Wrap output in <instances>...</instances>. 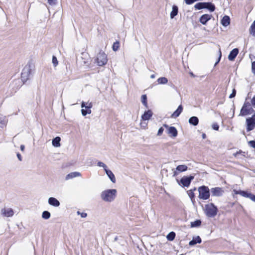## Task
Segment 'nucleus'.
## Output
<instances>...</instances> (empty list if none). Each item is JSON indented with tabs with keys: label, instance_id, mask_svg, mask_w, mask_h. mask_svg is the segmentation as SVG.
<instances>
[{
	"label": "nucleus",
	"instance_id": "obj_1",
	"mask_svg": "<svg viewBox=\"0 0 255 255\" xmlns=\"http://www.w3.org/2000/svg\"><path fill=\"white\" fill-rule=\"evenodd\" d=\"M117 190L116 189H108L104 191L101 193L102 199L106 202H111L116 197Z\"/></svg>",
	"mask_w": 255,
	"mask_h": 255
},
{
	"label": "nucleus",
	"instance_id": "obj_2",
	"mask_svg": "<svg viewBox=\"0 0 255 255\" xmlns=\"http://www.w3.org/2000/svg\"><path fill=\"white\" fill-rule=\"evenodd\" d=\"M205 213L208 217H214L218 213V210L217 207L212 203L205 205Z\"/></svg>",
	"mask_w": 255,
	"mask_h": 255
},
{
	"label": "nucleus",
	"instance_id": "obj_3",
	"mask_svg": "<svg viewBox=\"0 0 255 255\" xmlns=\"http://www.w3.org/2000/svg\"><path fill=\"white\" fill-rule=\"evenodd\" d=\"M251 103L246 99L240 111V116H245L252 114L254 112Z\"/></svg>",
	"mask_w": 255,
	"mask_h": 255
},
{
	"label": "nucleus",
	"instance_id": "obj_4",
	"mask_svg": "<svg viewBox=\"0 0 255 255\" xmlns=\"http://www.w3.org/2000/svg\"><path fill=\"white\" fill-rule=\"evenodd\" d=\"M198 198L201 200H208L210 198V189L208 186L202 185L198 188Z\"/></svg>",
	"mask_w": 255,
	"mask_h": 255
},
{
	"label": "nucleus",
	"instance_id": "obj_5",
	"mask_svg": "<svg viewBox=\"0 0 255 255\" xmlns=\"http://www.w3.org/2000/svg\"><path fill=\"white\" fill-rule=\"evenodd\" d=\"M108 62V58L106 53L100 50L98 53L95 59V62L99 66H103L107 64Z\"/></svg>",
	"mask_w": 255,
	"mask_h": 255
},
{
	"label": "nucleus",
	"instance_id": "obj_6",
	"mask_svg": "<svg viewBox=\"0 0 255 255\" xmlns=\"http://www.w3.org/2000/svg\"><path fill=\"white\" fill-rule=\"evenodd\" d=\"M194 179V176L190 175L189 176H184L180 179L179 185L182 187H188L190 185L192 180Z\"/></svg>",
	"mask_w": 255,
	"mask_h": 255
},
{
	"label": "nucleus",
	"instance_id": "obj_7",
	"mask_svg": "<svg viewBox=\"0 0 255 255\" xmlns=\"http://www.w3.org/2000/svg\"><path fill=\"white\" fill-rule=\"evenodd\" d=\"M163 126L167 129V134L170 137H175L177 136L178 131L174 127H169L166 124H164Z\"/></svg>",
	"mask_w": 255,
	"mask_h": 255
},
{
	"label": "nucleus",
	"instance_id": "obj_8",
	"mask_svg": "<svg viewBox=\"0 0 255 255\" xmlns=\"http://www.w3.org/2000/svg\"><path fill=\"white\" fill-rule=\"evenodd\" d=\"M233 192L235 194H240L244 197L249 198L252 201L255 202V195L251 193H249L247 191L242 190L238 191L236 190H234Z\"/></svg>",
	"mask_w": 255,
	"mask_h": 255
},
{
	"label": "nucleus",
	"instance_id": "obj_9",
	"mask_svg": "<svg viewBox=\"0 0 255 255\" xmlns=\"http://www.w3.org/2000/svg\"><path fill=\"white\" fill-rule=\"evenodd\" d=\"M247 130L248 131L253 130L255 128V120L252 117L246 119Z\"/></svg>",
	"mask_w": 255,
	"mask_h": 255
},
{
	"label": "nucleus",
	"instance_id": "obj_10",
	"mask_svg": "<svg viewBox=\"0 0 255 255\" xmlns=\"http://www.w3.org/2000/svg\"><path fill=\"white\" fill-rule=\"evenodd\" d=\"M211 191L212 196L217 197L222 196V195L224 193V189L222 188L219 187L212 188L211 189Z\"/></svg>",
	"mask_w": 255,
	"mask_h": 255
},
{
	"label": "nucleus",
	"instance_id": "obj_11",
	"mask_svg": "<svg viewBox=\"0 0 255 255\" xmlns=\"http://www.w3.org/2000/svg\"><path fill=\"white\" fill-rule=\"evenodd\" d=\"M1 214L5 217H12L14 214L13 210L11 208H3L1 210Z\"/></svg>",
	"mask_w": 255,
	"mask_h": 255
},
{
	"label": "nucleus",
	"instance_id": "obj_12",
	"mask_svg": "<svg viewBox=\"0 0 255 255\" xmlns=\"http://www.w3.org/2000/svg\"><path fill=\"white\" fill-rule=\"evenodd\" d=\"M212 16L208 14H204L200 17L199 21L203 25H206L207 22L210 20Z\"/></svg>",
	"mask_w": 255,
	"mask_h": 255
},
{
	"label": "nucleus",
	"instance_id": "obj_13",
	"mask_svg": "<svg viewBox=\"0 0 255 255\" xmlns=\"http://www.w3.org/2000/svg\"><path fill=\"white\" fill-rule=\"evenodd\" d=\"M196 188L194 187V188L191 189L187 191V193L193 203L195 202V195L194 192L196 191Z\"/></svg>",
	"mask_w": 255,
	"mask_h": 255
},
{
	"label": "nucleus",
	"instance_id": "obj_14",
	"mask_svg": "<svg viewBox=\"0 0 255 255\" xmlns=\"http://www.w3.org/2000/svg\"><path fill=\"white\" fill-rule=\"evenodd\" d=\"M239 53V49L238 48L233 49L230 53L228 56V59L230 61H233Z\"/></svg>",
	"mask_w": 255,
	"mask_h": 255
},
{
	"label": "nucleus",
	"instance_id": "obj_15",
	"mask_svg": "<svg viewBox=\"0 0 255 255\" xmlns=\"http://www.w3.org/2000/svg\"><path fill=\"white\" fill-rule=\"evenodd\" d=\"M183 108L181 105H179L177 110L172 114L171 117L172 118H176L179 116L180 114L182 112Z\"/></svg>",
	"mask_w": 255,
	"mask_h": 255
},
{
	"label": "nucleus",
	"instance_id": "obj_16",
	"mask_svg": "<svg viewBox=\"0 0 255 255\" xmlns=\"http://www.w3.org/2000/svg\"><path fill=\"white\" fill-rule=\"evenodd\" d=\"M233 155L236 158H239L240 155L243 157H247L248 152L247 151H243L242 150H239L235 153H234Z\"/></svg>",
	"mask_w": 255,
	"mask_h": 255
},
{
	"label": "nucleus",
	"instance_id": "obj_17",
	"mask_svg": "<svg viewBox=\"0 0 255 255\" xmlns=\"http://www.w3.org/2000/svg\"><path fill=\"white\" fill-rule=\"evenodd\" d=\"M152 115L153 113L151 110H149L145 111L141 116L142 120L144 121L148 120L151 118Z\"/></svg>",
	"mask_w": 255,
	"mask_h": 255
},
{
	"label": "nucleus",
	"instance_id": "obj_18",
	"mask_svg": "<svg viewBox=\"0 0 255 255\" xmlns=\"http://www.w3.org/2000/svg\"><path fill=\"white\" fill-rule=\"evenodd\" d=\"M202 242V240L200 236H198L195 238H193V240L189 242V245L190 246H193L196 244H200Z\"/></svg>",
	"mask_w": 255,
	"mask_h": 255
},
{
	"label": "nucleus",
	"instance_id": "obj_19",
	"mask_svg": "<svg viewBox=\"0 0 255 255\" xmlns=\"http://www.w3.org/2000/svg\"><path fill=\"white\" fill-rule=\"evenodd\" d=\"M221 24L224 26H227L230 24V18L228 15H225L221 19Z\"/></svg>",
	"mask_w": 255,
	"mask_h": 255
},
{
	"label": "nucleus",
	"instance_id": "obj_20",
	"mask_svg": "<svg viewBox=\"0 0 255 255\" xmlns=\"http://www.w3.org/2000/svg\"><path fill=\"white\" fill-rule=\"evenodd\" d=\"M48 203L54 207H58L60 205L59 202L54 197H50L48 199Z\"/></svg>",
	"mask_w": 255,
	"mask_h": 255
},
{
	"label": "nucleus",
	"instance_id": "obj_21",
	"mask_svg": "<svg viewBox=\"0 0 255 255\" xmlns=\"http://www.w3.org/2000/svg\"><path fill=\"white\" fill-rule=\"evenodd\" d=\"M105 170L107 175L109 176V177L111 179V180L113 183H115L116 180V178H115V175L113 174V173L111 170L107 169V168H106Z\"/></svg>",
	"mask_w": 255,
	"mask_h": 255
},
{
	"label": "nucleus",
	"instance_id": "obj_22",
	"mask_svg": "<svg viewBox=\"0 0 255 255\" xmlns=\"http://www.w3.org/2000/svg\"><path fill=\"white\" fill-rule=\"evenodd\" d=\"M80 176H81V174L79 172H73L67 174V176H66V179L68 180Z\"/></svg>",
	"mask_w": 255,
	"mask_h": 255
},
{
	"label": "nucleus",
	"instance_id": "obj_23",
	"mask_svg": "<svg viewBox=\"0 0 255 255\" xmlns=\"http://www.w3.org/2000/svg\"><path fill=\"white\" fill-rule=\"evenodd\" d=\"M189 123L194 126H197L199 123V120L196 117H192L189 120Z\"/></svg>",
	"mask_w": 255,
	"mask_h": 255
},
{
	"label": "nucleus",
	"instance_id": "obj_24",
	"mask_svg": "<svg viewBox=\"0 0 255 255\" xmlns=\"http://www.w3.org/2000/svg\"><path fill=\"white\" fill-rule=\"evenodd\" d=\"M178 7L176 5H173L172 7V10L170 13V17L171 18H174L178 13Z\"/></svg>",
	"mask_w": 255,
	"mask_h": 255
},
{
	"label": "nucleus",
	"instance_id": "obj_25",
	"mask_svg": "<svg viewBox=\"0 0 255 255\" xmlns=\"http://www.w3.org/2000/svg\"><path fill=\"white\" fill-rule=\"evenodd\" d=\"M61 138L59 136L55 137L52 140V144L55 147H59L60 146Z\"/></svg>",
	"mask_w": 255,
	"mask_h": 255
},
{
	"label": "nucleus",
	"instance_id": "obj_26",
	"mask_svg": "<svg viewBox=\"0 0 255 255\" xmlns=\"http://www.w3.org/2000/svg\"><path fill=\"white\" fill-rule=\"evenodd\" d=\"M201 225V221L200 220H196L194 222H191V227L195 228V227H199Z\"/></svg>",
	"mask_w": 255,
	"mask_h": 255
},
{
	"label": "nucleus",
	"instance_id": "obj_27",
	"mask_svg": "<svg viewBox=\"0 0 255 255\" xmlns=\"http://www.w3.org/2000/svg\"><path fill=\"white\" fill-rule=\"evenodd\" d=\"M187 169L188 167L186 165H179L176 167V170L179 172L185 171Z\"/></svg>",
	"mask_w": 255,
	"mask_h": 255
},
{
	"label": "nucleus",
	"instance_id": "obj_28",
	"mask_svg": "<svg viewBox=\"0 0 255 255\" xmlns=\"http://www.w3.org/2000/svg\"><path fill=\"white\" fill-rule=\"evenodd\" d=\"M176 234L174 232H170L167 236V239L169 241H172L174 240Z\"/></svg>",
	"mask_w": 255,
	"mask_h": 255
},
{
	"label": "nucleus",
	"instance_id": "obj_29",
	"mask_svg": "<svg viewBox=\"0 0 255 255\" xmlns=\"http://www.w3.org/2000/svg\"><path fill=\"white\" fill-rule=\"evenodd\" d=\"M250 33L254 36H255V20L252 24L250 28Z\"/></svg>",
	"mask_w": 255,
	"mask_h": 255
},
{
	"label": "nucleus",
	"instance_id": "obj_30",
	"mask_svg": "<svg viewBox=\"0 0 255 255\" xmlns=\"http://www.w3.org/2000/svg\"><path fill=\"white\" fill-rule=\"evenodd\" d=\"M206 8L208 9L211 11H214L215 9V5L211 2H207Z\"/></svg>",
	"mask_w": 255,
	"mask_h": 255
},
{
	"label": "nucleus",
	"instance_id": "obj_31",
	"mask_svg": "<svg viewBox=\"0 0 255 255\" xmlns=\"http://www.w3.org/2000/svg\"><path fill=\"white\" fill-rule=\"evenodd\" d=\"M120 42L118 41H117L115 42L112 46L113 50L115 51H117L119 48H120Z\"/></svg>",
	"mask_w": 255,
	"mask_h": 255
},
{
	"label": "nucleus",
	"instance_id": "obj_32",
	"mask_svg": "<svg viewBox=\"0 0 255 255\" xmlns=\"http://www.w3.org/2000/svg\"><path fill=\"white\" fill-rule=\"evenodd\" d=\"M141 102L143 105L147 108V97L146 95H142L141 96Z\"/></svg>",
	"mask_w": 255,
	"mask_h": 255
},
{
	"label": "nucleus",
	"instance_id": "obj_33",
	"mask_svg": "<svg viewBox=\"0 0 255 255\" xmlns=\"http://www.w3.org/2000/svg\"><path fill=\"white\" fill-rule=\"evenodd\" d=\"M158 84H166L168 82V80L165 77H160L157 79Z\"/></svg>",
	"mask_w": 255,
	"mask_h": 255
},
{
	"label": "nucleus",
	"instance_id": "obj_34",
	"mask_svg": "<svg viewBox=\"0 0 255 255\" xmlns=\"http://www.w3.org/2000/svg\"><path fill=\"white\" fill-rule=\"evenodd\" d=\"M42 217L44 219H48L50 217V213L47 211H45L42 213Z\"/></svg>",
	"mask_w": 255,
	"mask_h": 255
},
{
	"label": "nucleus",
	"instance_id": "obj_35",
	"mask_svg": "<svg viewBox=\"0 0 255 255\" xmlns=\"http://www.w3.org/2000/svg\"><path fill=\"white\" fill-rule=\"evenodd\" d=\"M52 63L54 66H56L58 64V61L57 59V58L55 56H53L52 57Z\"/></svg>",
	"mask_w": 255,
	"mask_h": 255
},
{
	"label": "nucleus",
	"instance_id": "obj_36",
	"mask_svg": "<svg viewBox=\"0 0 255 255\" xmlns=\"http://www.w3.org/2000/svg\"><path fill=\"white\" fill-rule=\"evenodd\" d=\"M194 7L196 9H202V2H198L194 5Z\"/></svg>",
	"mask_w": 255,
	"mask_h": 255
},
{
	"label": "nucleus",
	"instance_id": "obj_37",
	"mask_svg": "<svg viewBox=\"0 0 255 255\" xmlns=\"http://www.w3.org/2000/svg\"><path fill=\"white\" fill-rule=\"evenodd\" d=\"M81 112L83 116H86L87 114H90L91 112V111L90 109H89L88 110L82 109Z\"/></svg>",
	"mask_w": 255,
	"mask_h": 255
},
{
	"label": "nucleus",
	"instance_id": "obj_38",
	"mask_svg": "<svg viewBox=\"0 0 255 255\" xmlns=\"http://www.w3.org/2000/svg\"><path fill=\"white\" fill-rule=\"evenodd\" d=\"M212 128L215 130H218L219 129V126L217 123H213L212 125Z\"/></svg>",
	"mask_w": 255,
	"mask_h": 255
},
{
	"label": "nucleus",
	"instance_id": "obj_39",
	"mask_svg": "<svg viewBox=\"0 0 255 255\" xmlns=\"http://www.w3.org/2000/svg\"><path fill=\"white\" fill-rule=\"evenodd\" d=\"M248 144L250 146L255 148V140H251L248 142Z\"/></svg>",
	"mask_w": 255,
	"mask_h": 255
},
{
	"label": "nucleus",
	"instance_id": "obj_40",
	"mask_svg": "<svg viewBox=\"0 0 255 255\" xmlns=\"http://www.w3.org/2000/svg\"><path fill=\"white\" fill-rule=\"evenodd\" d=\"M163 131H164V128H163V127L160 128L159 129H158L157 135L158 136L161 135L163 133Z\"/></svg>",
	"mask_w": 255,
	"mask_h": 255
},
{
	"label": "nucleus",
	"instance_id": "obj_41",
	"mask_svg": "<svg viewBox=\"0 0 255 255\" xmlns=\"http://www.w3.org/2000/svg\"><path fill=\"white\" fill-rule=\"evenodd\" d=\"M236 90L235 89H234L233 90L232 93L229 96V98H233L235 97L236 96Z\"/></svg>",
	"mask_w": 255,
	"mask_h": 255
},
{
	"label": "nucleus",
	"instance_id": "obj_42",
	"mask_svg": "<svg viewBox=\"0 0 255 255\" xmlns=\"http://www.w3.org/2000/svg\"><path fill=\"white\" fill-rule=\"evenodd\" d=\"M198 0H184L187 4H191Z\"/></svg>",
	"mask_w": 255,
	"mask_h": 255
},
{
	"label": "nucleus",
	"instance_id": "obj_43",
	"mask_svg": "<svg viewBox=\"0 0 255 255\" xmlns=\"http://www.w3.org/2000/svg\"><path fill=\"white\" fill-rule=\"evenodd\" d=\"M98 165L99 166H101V167H103L104 169L105 170L106 168H107V166H106V164H105L104 163L102 162H99L98 163Z\"/></svg>",
	"mask_w": 255,
	"mask_h": 255
},
{
	"label": "nucleus",
	"instance_id": "obj_44",
	"mask_svg": "<svg viewBox=\"0 0 255 255\" xmlns=\"http://www.w3.org/2000/svg\"><path fill=\"white\" fill-rule=\"evenodd\" d=\"M48 2L50 5H54L57 2V0H47Z\"/></svg>",
	"mask_w": 255,
	"mask_h": 255
},
{
	"label": "nucleus",
	"instance_id": "obj_45",
	"mask_svg": "<svg viewBox=\"0 0 255 255\" xmlns=\"http://www.w3.org/2000/svg\"><path fill=\"white\" fill-rule=\"evenodd\" d=\"M78 215H80L82 218H85L87 217V214L86 213H80V211L77 212Z\"/></svg>",
	"mask_w": 255,
	"mask_h": 255
},
{
	"label": "nucleus",
	"instance_id": "obj_46",
	"mask_svg": "<svg viewBox=\"0 0 255 255\" xmlns=\"http://www.w3.org/2000/svg\"><path fill=\"white\" fill-rule=\"evenodd\" d=\"M252 69L253 73L255 75V61H254L252 63Z\"/></svg>",
	"mask_w": 255,
	"mask_h": 255
},
{
	"label": "nucleus",
	"instance_id": "obj_47",
	"mask_svg": "<svg viewBox=\"0 0 255 255\" xmlns=\"http://www.w3.org/2000/svg\"><path fill=\"white\" fill-rule=\"evenodd\" d=\"M16 155H17V157L18 158V159L20 161H21L22 160V156H21V154L19 153H17Z\"/></svg>",
	"mask_w": 255,
	"mask_h": 255
},
{
	"label": "nucleus",
	"instance_id": "obj_48",
	"mask_svg": "<svg viewBox=\"0 0 255 255\" xmlns=\"http://www.w3.org/2000/svg\"><path fill=\"white\" fill-rule=\"evenodd\" d=\"M81 107H82V108H83V107H86V108H88V109H90V108H91V106H89V107H87V106H85V105L84 102H83V103H82Z\"/></svg>",
	"mask_w": 255,
	"mask_h": 255
},
{
	"label": "nucleus",
	"instance_id": "obj_49",
	"mask_svg": "<svg viewBox=\"0 0 255 255\" xmlns=\"http://www.w3.org/2000/svg\"><path fill=\"white\" fill-rule=\"evenodd\" d=\"M207 5V2H202V9L203 8H206Z\"/></svg>",
	"mask_w": 255,
	"mask_h": 255
},
{
	"label": "nucleus",
	"instance_id": "obj_50",
	"mask_svg": "<svg viewBox=\"0 0 255 255\" xmlns=\"http://www.w3.org/2000/svg\"><path fill=\"white\" fill-rule=\"evenodd\" d=\"M25 146L24 145H20V149L21 151H23L24 150Z\"/></svg>",
	"mask_w": 255,
	"mask_h": 255
},
{
	"label": "nucleus",
	"instance_id": "obj_51",
	"mask_svg": "<svg viewBox=\"0 0 255 255\" xmlns=\"http://www.w3.org/2000/svg\"><path fill=\"white\" fill-rule=\"evenodd\" d=\"M252 117L255 119V113L252 116Z\"/></svg>",
	"mask_w": 255,
	"mask_h": 255
},
{
	"label": "nucleus",
	"instance_id": "obj_52",
	"mask_svg": "<svg viewBox=\"0 0 255 255\" xmlns=\"http://www.w3.org/2000/svg\"><path fill=\"white\" fill-rule=\"evenodd\" d=\"M205 136H206L205 134V133H204V134H203V138H205Z\"/></svg>",
	"mask_w": 255,
	"mask_h": 255
},
{
	"label": "nucleus",
	"instance_id": "obj_53",
	"mask_svg": "<svg viewBox=\"0 0 255 255\" xmlns=\"http://www.w3.org/2000/svg\"><path fill=\"white\" fill-rule=\"evenodd\" d=\"M180 255H183V254Z\"/></svg>",
	"mask_w": 255,
	"mask_h": 255
}]
</instances>
